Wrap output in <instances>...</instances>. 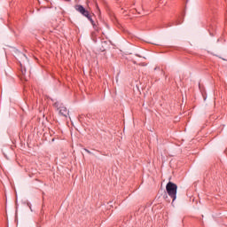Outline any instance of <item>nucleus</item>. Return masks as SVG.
I'll use <instances>...</instances> for the list:
<instances>
[{
    "instance_id": "f257e3e1",
    "label": "nucleus",
    "mask_w": 227,
    "mask_h": 227,
    "mask_svg": "<svg viewBox=\"0 0 227 227\" xmlns=\"http://www.w3.org/2000/svg\"><path fill=\"white\" fill-rule=\"evenodd\" d=\"M27 63H29V61L27 60V57L26 56V54L21 53L20 60H19V64H20L19 77L20 81H25V82L29 81V74H27V71H26V65H27Z\"/></svg>"
},
{
    "instance_id": "f03ea898",
    "label": "nucleus",
    "mask_w": 227,
    "mask_h": 227,
    "mask_svg": "<svg viewBox=\"0 0 227 227\" xmlns=\"http://www.w3.org/2000/svg\"><path fill=\"white\" fill-rule=\"evenodd\" d=\"M166 191L168 196L172 199V201L176 200V191H178V186L173 182H168L166 185Z\"/></svg>"
},
{
    "instance_id": "7ed1b4c3",
    "label": "nucleus",
    "mask_w": 227,
    "mask_h": 227,
    "mask_svg": "<svg viewBox=\"0 0 227 227\" xmlns=\"http://www.w3.org/2000/svg\"><path fill=\"white\" fill-rule=\"evenodd\" d=\"M53 106L58 111L59 114H68V109H67V106L60 101H56L53 104Z\"/></svg>"
},
{
    "instance_id": "20e7f679",
    "label": "nucleus",
    "mask_w": 227,
    "mask_h": 227,
    "mask_svg": "<svg viewBox=\"0 0 227 227\" xmlns=\"http://www.w3.org/2000/svg\"><path fill=\"white\" fill-rule=\"evenodd\" d=\"M74 10H76V12L81 13V15L83 17H88L90 14V11L86 10V8L81 4L74 5Z\"/></svg>"
},
{
    "instance_id": "39448f33",
    "label": "nucleus",
    "mask_w": 227,
    "mask_h": 227,
    "mask_svg": "<svg viewBox=\"0 0 227 227\" xmlns=\"http://www.w3.org/2000/svg\"><path fill=\"white\" fill-rule=\"evenodd\" d=\"M179 24H182V21H176L175 23L171 24L169 23L167 27H171V26H179Z\"/></svg>"
},
{
    "instance_id": "423d86ee",
    "label": "nucleus",
    "mask_w": 227,
    "mask_h": 227,
    "mask_svg": "<svg viewBox=\"0 0 227 227\" xmlns=\"http://www.w3.org/2000/svg\"><path fill=\"white\" fill-rule=\"evenodd\" d=\"M92 17H93V15H91V13L86 17V19H88V20H90V24H93V22H95V20H93Z\"/></svg>"
},
{
    "instance_id": "0eeeda50",
    "label": "nucleus",
    "mask_w": 227,
    "mask_h": 227,
    "mask_svg": "<svg viewBox=\"0 0 227 227\" xmlns=\"http://www.w3.org/2000/svg\"><path fill=\"white\" fill-rule=\"evenodd\" d=\"M91 25H92V27L95 29V31H100V29L98 28V25H97L95 21L91 23Z\"/></svg>"
},
{
    "instance_id": "6e6552de",
    "label": "nucleus",
    "mask_w": 227,
    "mask_h": 227,
    "mask_svg": "<svg viewBox=\"0 0 227 227\" xmlns=\"http://www.w3.org/2000/svg\"><path fill=\"white\" fill-rule=\"evenodd\" d=\"M83 150H84V152H86L87 153H89V155H93V153H91L90 150H88V149H86V148H84Z\"/></svg>"
},
{
    "instance_id": "1a4fd4ad",
    "label": "nucleus",
    "mask_w": 227,
    "mask_h": 227,
    "mask_svg": "<svg viewBox=\"0 0 227 227\" xmlns=\"http://www.w3.org/2000/svg\"><path fill=\"white\" fill-rule=\"evenodd\" d=\"M82 118V117H81V115L78 116L79 121H81Z\"/></svg>"
},
{
    "instance_id": "9d476101",
    "label": "nucleus",
    "mask_w": 227,
    "mask_h": 227,
    "mask_svg": "<svg viewBox=\"0 0 227 227\" xmlns=\"http://www.w3.org/2000/svg\"><path fill=\"white\" fill-rule=\"evenodd\" d=\"M97 152H98V153H101V155H106V154L102 153V151H97Z\"/></svg>"
},
{
    "instance_id": "9b49d317",
    "label": "nucleus",
    "mask_w": 227,
    "mask_h": 227,
    "mask_svg": "<svg viewBox=\"0 0 227 227\" xmlns=\"http://www.w3.org/2000/svg\"><path fill=\"white\" fill-rule=\"evenodd\" d=\"M63 116H65V118H68V115H67V114H64Z\"/></svg>"
},
{
    "instance_id": "f8f14e48",
    "label": "nucleus",
    "mask_w": 227,
    "mask_h": 227,
    "mask_svg": "<svg viewBox=\"0 0 227 227\" xmlns=\"http://www.w3.org/2000/svg\"><path fill=\"white\" fill-rule=\"evenodd\" d=\"M28 206H29V208H30V210H31V206L28 204Z\"/></svg>"
}]
</instances>
